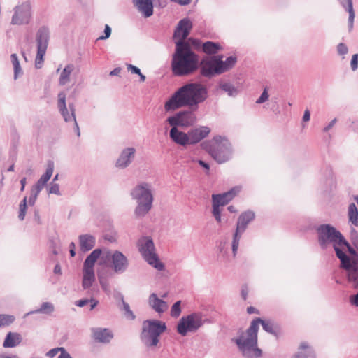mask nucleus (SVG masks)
Masks as SVG:
<instances>
[{
  "mask_svg": "<svg viewBox=\"0 0 358 358\" xmlns=\"http://www.w3.org/2000/svg\"><path fill=\"white\" fill-rule=\"evenodd\" d=\"M202 51L210 57H204L200 62V74L203 77L212 78L231 69L237 62L235 56H229L223 60L222 55H217L222 50V45L217 42L206 41L201 45Z\"/></svg>",
  "mask_w": 358,
  "mask_h": 358,
  "instance_id": "1",
  "label": "nucleus"
},
{
  "mask_svg": "<svg viewBox=\"0 0 358 358\" xmlns=\"http://www.w3.org/2000/svg\"><path fill=\"white\" fill-rule=\"evenodd\" d=\"M259 324H262L265 331L271 334L277 336L279 331L278 326L272 321L264 320L260 317L254 319L247 330L234 339L245 358H259L262 356V350L257 347Z\"/></svg>",
  "mask_w": 358,
  "mask_h": 358,
  "instance_id": "2",
  "label": "nucleus"
},
{
  "mask_svg": "<svg viewBox=\"0 0 358 358\" xmlns=\"http://www.w3.org/2000/svg\"><path fill=\"white\" fill-rule=\"evenodd\" d=\"M208 96L207 87L199 82H190L179 87L164 105L166 111L182 107H197Z\"/></svg>",
  "mask_w": 358,
  "mask_h": 358,
  "instance_id": "3",
  "label": "nucleus"
},
{
  "mask_svg": "<svg viewBox=\"0 0 358 358\" xmlns=\"http://www.w3.org/2000/svg\"><path fill=\"white\" fill-rule=\"evenodd\" d=\"M199 66V57L192 50L189 43L182 40L176 41L171 60L173 75L180 77L189 76L197 71Z\"/></svg>",
  "mask_w": 358,
  "mask_h": 358,
  "instance_id": "4",
  "label": "nucleus"
},
{
  "mask_svg": "<svg viewBox=\"0 0 358 358\" xmlns=\"http://www.w3.org/2000/svg\"><path fill=\"white\" fill-rule=\"evenodd\" d=\"M316 231L320 246L323 250H325L329 246L332 245L336 252V257L341 261V267L348 268L349 266L350 257L339 248L341 242L344 238L343 234L329 224L319 225Z\"/></svg>",
  "mask_w": 358,
  "mask_h": 358,
  "instance_id": "5",
  "label": "nucleus"
},
{
  "mask_svg": "<svg viewBox=\"0 0 358 358\" xmlns=\"http://www.w3.org/2000/svg\"><path fill=\"white\" fill-rule=\"evenodd\" d=\"M131 196L137 203L136 216L144 217L152 208L154 200L151 185L145 182L138 183L132 189Z\"/></svg>",
  "mask_w": 358,
  "mask_h": 358,
  "instance_id": "6",
  "label": "nucleus"
},
{
  "mask_svg": "<svg viewBox=\"0 0 358 358\" xmlns=\"http://www.w3.org/2000/svg\"><path fill=\"white\" fill-rule=\"evenodd\" d=\"M201 146L219 164L231 157V145L225 137L216 136L211 141L203 142Z\"/></svg>",
  "mask_w": 358,
  "mask_h": 358,
  "instance_id": "7",
  "label": "nucleus"
},
{
  "mask_svg": "<svg viewBox=\"0 0 358 358\" xmlns=\"http://www.w3.org/2000/svg\"><path fill=\"white\" fill-rule=\"evenodd\" d=\"M138 250L148 262V264L153 266L158 271H163L164 265L162 263L155 252V248L152 239L148 236H142L137 242Z\"/></svg>",
  "mask_w": 358,
  "mask_h": 358,
  "instance_id": "8",
  "label": "nucleus"
},
{
  "mask_svg": "<svg viewBox=\"0 0 358 358\" xmlns=\"http://www.w3.org/2000/svg\"><path fill=\"white\" fill-rule=\"evenodd\" d=\"M203 319V313L196 312L182 317L178 324L177 331L182 336H186L189 332H196L205 323Z\"/></svg>",
  "mask_w": 358,
  "mask_h": 358,
  "instance_id": "9",
  "label": "nucleus"
},
{
  "mask_svg": "<svg viewBox=\"0 0 358 358\" xmlns=\"http://www.w3.org/2000/svg\"><path fill=\"white\" fill-rule=\"evenodd\" d=\"M342 246L347 248L348 251L352 256V258L350 257L349 266L348 268H341L348 271V278L349 282L352 285L353 288L358 289V250L356 251V250L350 245L345 238H343L341 242L339 248H341Z\"/></svg>",
  "mask_w": 358,
  "mask_h": 358,
  "instance_id": "10",
  "label": "nucleus"
},
{
  "mask_svg": "<svg viewBox=\"0 0 358 358\" xmlns=\"http://www.w3.org/2000/svg\"><path fill=\"white\" fill-rule=\"evenodd\" d=\"M50 40V30L48 27H41L36 34L37 53L35 59V67L41 69L43 64V57L47 51Z\"/></svg>",
  "mask_w": 358,
  "mask_h": 358,
  "instance_id": "11",
  "label": "nucleus"
},
{
  "mask_svg": "<svg viewBox=\"0 0 358 358\" xmlns=\"http://www.w3.org/2000/svg\"><path fill=\"white\" fill-rule=\"evenodd\" d=\"M255 218V214L252 210H247L243 212L238 217L236 231L233 236L232 241V252L234 256H236V252L239 245V241L241 234L245 231L248 225L250 222L254 220Z\"/></svg>",
  "mask_w": 358,
  "mask_h": 358,
  "instance_id": "12",
  "label": "nucleus"
},
{
  "mask_svg": "<svg viewBox=\"0 0 358 358\" xmlns=\"http://www.w3.org/2000/svg\"><path fill=\"white\" fill-rule=\"evenodd\" d=\"M196 120L195 114L190 110H182L169 117L166 122L171 127L185 129L192 126Z\"/></svg>",
  "mask_w": 358,
  "mask_h": 358,
  "instance_id": "13",
  "label": "nucleus"
},
{
  "mask_svg": "<svg viewBox=\"0 0 358 358\" xmlns=\"http://www.w3.org/2000/svg\"><path fill=\"white\" fill-rule=\"evenodd\" d=\"M31 4L28 1H25L21 5L15 6L11 23L17 25L28 24L31 16Z\"/></svg>",
  "mask_w": 358,
  "mask_h": 358,
  "instance_id": "14",
  "label": "nucleus"
},
{
  "mask_svg": "<svg viewBox=\"0 0 358 358\" xmlns=\"http://www.w3.org/2000/svg\"><path fill=\"white\" fill-rule=\"evenodd\" d=\"M57 107L60 114L66 122H69L76 120L75 106L73 103H69V108L70 112H69L66 103V94L64 92H61L58 94Z\"/></svg>",
  "mask_w": 358,
  "mask_h": 358,
  "instance_id": "15",
  "label": "nucleus"
},
{
  "mask_svg": "<svg viewBox=\"0 0 358 358\" xmlns=\"http://www.w3.org/2000/svg\"><path fill=\"white\" fill-rule=\"evenodd\" d=\"M112 268L116 273H124L129 267L127 257L120 251L115 250L110 255Z\"/></svg>",
  "mask_w": 358,
  "mask_h": 358,
  "instance_id": "16",
  "label": "nucleus"
},
{
  "mask_svg": "<svg viewBox=\"0 0 358 358\" xmlns=\"http://www.w3.org/2000/svg\"><path fill=\"white\" fill-rule=\"evenodd\" d=\"M136 152V150L134 147L124 148L115 162V166L119 169L128 167L135 159Z\"/></svg>",
  "mask_w": 358,
  "mask_h": 358,
  "instance_id": "17",
  "label": "nucleus"
},
{
  "mask_svg": "<svg viewBox=\"0 0 358 358\" xmlns=\"http://www.w3.org/2000/svg\"><path fill=\"white\" fill-rule=\"evenodd\" d=\"M142 330L154 334V340L166 330V323L157 320H147L143 322Z\"/></svg>",
  "mask_w": 358,
  "mask_h": 358,
  "instance_id": "18",
  "label": "nucleus"
},
{
  "mask_svg": "<svg viewBox=\"0 0 358 358\" xmlns=\"http://www.w3.org/2000/svg\"><path fill=\"white\" fill-rule=\"evenodd\" d=\"M192 28V22L188 18H183L179 21L176 29L174 31L173 37L180 38V40L185 41L189 34Z\"/></svg>",
  "mask_w": 358,
  "mask_h": 358,
  "instance_id": "19",
  "label": "nucleus"
},
{
  "mask_svg": "<svg viewBox=\"0 0 358 358\" xmlns=\"http://www.w3.org/2000/svg\"><path fill=\"white\" fill-rule=\"evenodd\" d=\"M210 132V129L206 126H201L198 128L190 129L188 131L189 144L194 145L206 138Z\"/></svg>",
  "mask_w": 358,
  "mask_h": 358,
  "instance_id": "20",
  "label": "nucleus"
},
{
  "mask_svg": "<svg viewBox=\"0 0 358 358\" xmlns=\"http://www.w3.org/2000/svg\"><path fill=\"white\" fill-rule=\"evenodd\" d=\"M170 138L176 144L186 146L189 144L188 133L181 131L176 127H171L169 131Z\"/></svg>",
  "mask_w": 358,
  "mask_h": 358,
  "instance_id": "21",
  "label": "nucleus"
},
{
  "mask_svg": "<svg viewBox=\"0 0 358 358\" xmlns=\"http://www.w3.org/2000/svg\"><path fill=\"white\" fill-rule=\"evenodd\" d=\"M238 192L239 189L238 187H234L223 194H213L212 201H215L220 206H224L231 201Z\"/></svg>",
  "mask_w": 358,
  "mask_h": 358,
  "instance_id": "22",
  "label": "nucleus"
},
{
  "mask_svg": "<svg viewBox=\"0 0 358 358\" xmlns=\"http://www.w3.org/2000/svg\"><path fill=\"white\" fill-rule=\"evenodd\" d=\"M134 6L145 17H149L153 14V3L152 0H133Z\"/></svg>",
  "mask_w": 358,
  "mask_h": 358,
  "instance_id": "23",
  "label": "nucleus"
},
{
  "mask_svg": "<svg viewBox=\"0 0 358 358\" xmlns=\"http://www.w3.org/2000/svg\"><path fill=\"white\" fill-rule=\"evenodd\" d=\"M54 171V162L52 161H48L45 173L43 174L37 182L33 185L32 187L41 191L47 182L50 179Z\"/></svg>",
  "mask_w": 358,
  "mask_h": 358,
  "instance_id": "24",
  "label": "nucleus"
},
{
  "mask_svg": "<svg viewBox=\"0 0 358 358\" xmlns=\"http://www.w3.org/2000/svg\"><path fill=\"white\" fill-rule=\"evenodd\" d=\"M92 331L94 340L101 343H109L113 337L111 331L106 328H93Z\"/></svg>",
  "mask_w": 358,
  "mask_h": 358,
  "instance_id": "25",
  "label": "nucleus"
},
{
  "mask_svg": "<svg viewBox=\"0 0 358 358\" xmlns=\"http://www.w3.org/2000/svg\"><path fill=\"white\" fill-rule=\"evenodd\" d=\"M150 306L157 313H162L168 308L167 303L157 297V294L152 293L148 299Z\"/></svg>",
  "mask_w": 358,
  "mask_h": 358,
  "instance_id": "26",
  "label": "nucleus"
},
{
  "mask_svg": "<svg viewBox=\"0 0 358 358\" xmlns=\"http://www.w3.org/2000/svg\"><path fill=\"white\" fill-rule=\"evenodd\" d=\"M79 243L80 250L87 252L92 250L96 243V238L90 234H83L79 236Z\"/></svg>",
  "mask_w": 358,
  "mask_h": 358,
  "instance_id": "27",
  "label": "nucleus"
},
{
  "mask_svg": "<svg viewBox=\"0 0 358 358\" xmlns=\"http://www.w3.org/2000/svg\"><path fill=\"white\" fill-rule=\"evenodd\" d=\"M341 6L348 12V27L349 31L353 28V22L355 19V11L353 9L352 0H338Z\"/></svg>",
  "mask_w": 358,
  "mask_h": 358,
  "instance_id": "28",
  "label": "nucleus"
},
{
  "mask_svg": "<svg viewBox=\"0 0 358 358\" xmlns=\"http://www.w3.org/2000/svg\"><path fill=\"white\" fill-rule=\"evenodd\" d=\"M22 341V336L18 333L9 332L6 336L3 343L4 348H15Z\"/></svg>",
  "mask_w": 358,
  "mask_h": 358,
  "instance_id": "29",
  "label": "nucleus"
},
{
  "mask_svg": "<svg viewBox=\"0 0 358 358\" xmlns=\"http://www.w3.org/2000/svg\"><path fill=\"white\" fill-rule=\"evenodd\" d=\"M83 276L82 281V287L84 289H89L95 280V275L94 269L84 268L83 269Z\"/></svg>",
  "mask_w": 358,
  "mask_h": 358,
  "instance_id": "30",
  "label": "nucleus"
},
{
  "mask_svg": "<svg viewBox=\"0 0 358 358\" xmlns=\"http://www.w3.org/2000/svg\"><path fill=\"white\" fill-rule=\"evenodd\" d=\"M154 334L145 332L142 330L141 334V340L142 343L148 348H154L157 345L159 342V336H156V340H154Z\"/></svg>",
  "mask_w": 358,
  "mask_h": 358,
  "instance_id": "31",
  "label": "nucleus"
},
{
  "mask_svg": "<svg viewBox=\"0 0 358 358\" xmlns=\"http://www.w3.org/2000/svg\"><path fill=\"white\" fill-rule=\"evenodd\" d=\"M315 357L313 350L306 342L301 343L299 348V352L296 353L292 358H308Z\"/></svg>",
  "mask_w": 358,
  "mask_h": 358,
  "instance_id": "32",
  "label": "nucleus"
},
{
  "mask_svg": "<svg viewBox=\"0 0 358 358\" xmlns=\"http://www.w3.org/2000/svg\"><path fill=\"white\" fill-rule=\"evenodd\" d=\"M102 251L101 249L97 248L94 250L90 255L87 257L85 259L84 263H83V267L90 269H94V264L97 259L99 258L100 255H101Z\"/></svg>",
  "mask_w": 358,
  "mask_h": 358,
  "instance_id": "33",
  "label": "nucleus"
},
{
  "mask_svg": "<svg viewBox=\"0 0 358 358\" xmlns=\"http://www.w3.org/2000/svg\"><path fill=\"white\" fill-rule=\"evenodd\" d=\"M219 87L223 92H226L229 96H236L239 92V90L233 84L228 82H220L219 83Z\"/></svg>",
  "mask_w": 358,
  "mask_h": 358,
  "instance_id": "34",
  "label": "nucleus"
},
{
  "mask_svg": "<svg viewBox=\"0 0 358 358\" xmlns=\"http://www.w3.org/2000/svg\"><path fill=\"white\" fill-rule=\"evenodd\" d=\"M74 69V66L71 64L66 65L61 72L59 83L60 85H64L70 80V76Z\"/></svg>",
  "mask_w": 358,
  "mask_h": 358,
  "instance_id": "35",
  "label": "nucleus"
},
{
  "mask_svg": "<svg viewBox=\"0 0 358 358\" xmlns=\"http://www.w3.org/2000/svg\"><path fill=\"white\" fill-rule=\"evenodd\" d=\"M55 310L54 306L50 302H43L38 309L28 313L27 315L35 313L50 314Z\"/></svg>",
  "mask_w": 358,
  "mask_h": 358,
  "instance_id": "36",
  "label": "nucleus"
},
{
  "mask_svg": "<svg viewBox=\"0 0 358 358\" xmlns=\"http://www.w3.org/2000/svg\"><path fill=\"white\" fill-rule=\"evenodd\" d=\"M348 217L349 221L351 222L352 224L356 227L358 226V210L354 203H350L348 206Z\"/></svg>",
  "mask_w": 358,
  "mask_h": 358,
  "instance_id": "37",
  "label": "nucleus"
},
{
  "mask_svg": "<svg viewBox=\"0 0 358 358\" xmlns=\"http://www.w3.org/2000/svg\"><path fill=\"white\" fill-rule=\"evenodd\" d=\"M10 59L14 69V79L16 80L19 76L22 74V70L17 55L15 53L10 55Z\"/></svg>",
  "mask_w": 358,
  "mask_h": 358,
  "instance_id": "38",
  "label": "nucleus"
},
{
  "mask_svg": "<svg viewBox=\"0 0 358 358\" xmlns=\"http://www.w3.org/2000/svg\"><path fill=\"white\" fill-rule=\"evenodd\" d=\"M118 296L121 299V302L122 303V310L124 311L125 317L127 319H129L131 320H134L136 318V316L134 314V313L131 310L129 305L127 302L124 301V296L121 293H119Z\"/></svg>",
  "mask_w": 358,
  "mask_h": 358,
  "instance_id": "39",
  "label": "nucleus"
},
{
  "mask_svg": "<svg viewBox=\"0 0 358 358\" xmlns=\"http://www.w3.org/2000/svg\"><path fill=\"white\" fill-rule=\"evenodd\" d=\"M15 321V317L9 315L0 314V327L8 326Z\"/></svg>",
  "mask_w": 358,
  "mask_h": 358,
  "instance_id": "40",
  "label": "nucleus"
},
{
  "mask_svg": "<svg viewBox=\"0 0 358 358\" xmlns=\"http://www.w3.org/2000/svg\"><path fill=\"white\" fill-rule=\"evenodd\" d=\"M99 281L102 289L106 293H110V287L108 280L104 278L101 274L98 275Z\"/></svg>",
  "mask_w": 358,
  "mask_h": 358,
  "instance_id": "41",
  "label": "nucleus"
},
{
  "mask_svg": "<svg viewBox=\"0 0 358 358\" xmlns=\"http://www.w3.org/2000/svg\"><path fill=\"white\" fill-rule=\"evenodd\" d=\"M180 304H181L180 301H178L173 303V305L171 307V315L172 317H178L180 315V313H181Z\"/></svg>",
  "mask_w": 358,
  "mask_h": 358,
  "instance_id": "42",
  "label": "nucleus"
},
{
  "mask_svg": "<svg viewBox=\"0 0 358 358\" xmlns=\"http://www.w3.org/2000/svg\"><path fill=\"white\" fill-rule=\"evenodd\" d=\"M41 192L38 191V189L34 188V187H31V194H30V196H29V204L30 206H34L36 201V199H37V196Z\"/></svg>",
  "mask_w": 358,
  "mask_h": 358,
  "instance_id": "43",
  "label": "nucleus"
},
{
  "mask_svg": "<svg viewBox=\"0 0 358 358\" xmlns=\"http://www.w3.org/2000/svg\"><path fill=\"white\" fill-rule=\"evenodd\" d=\"M350 241L353 246L358 250V232L355 229L351 230Z\"/></svg>",
  "mask_w": 358,
  "mask_h": 358,
  "instance_id": "44",
  "label": "nucleus"
},
{
  "mask_svg": "<svg viewBox=\"0 0 358 358\" xmlns=\"http://www.w3.org/2000/svg\"><path fill=\"white\" fill-rule=\"evenodd\" d=\"M269 95L267 87H265L261 94V96L256 101V103L261 104L266 102L268 99Z\"/></svg>",
  "mask_w": 358,
  "mask_h": 358,
  "instance_id": "45",
  "label": "nucleus"
},
{
  "mask_svg": "<svg viewBox=\"0 0 358 358\" xmlns=\"http://www.w3.org/2000/svg\"><path fill=\"white\" fill-rule=\"evenodd\" d=\"M336 50H337L338 54L340 55H345L348 52V48L343 43H338L337 45Z\"/></svg>",
  "mask_w": 358,
  "mask_h": 358,
  "instance_id": "46",
  "label": "nucleus"
},
{
  "mask_svg": "<svg viewBox=\"0 0 358 358\" xmlns=\"http://www.w3.org/2000/svg\"><path fill=\"white\" fill-rule=\"evenodd\" d=\"M48 193L49 194H57V195H60V192H59V186L58 184L57 183H55V182H51L50 184V186L49 187V189H48Z\"/></svg>",
  "mask_w": 358,
  "mask_h": 358,
  "instance_id": "47",
  "label": "nucleus"
},
{
  "mask_svg": "<svg viewBox=\"0 0 358 358\" xmlns=\"http://www.w3.org/2000/svg\"><path fill=\"white\" fill-rule=\"evenodd\" d=\"M110 34L111 28L108 24H106L104 28V35L99 36L97 40H106L110 37Z\"/></svg>",
  "mask_w": 358,
  "mask_h": 358,
  "instance_id": "48",
  "label": "nucleus"
},
{
  "mask_svg": "<svg viewBox=\"0 0 358 358\" xmlns=\"http://www.w3.org/2000/svg\"><path fill=\"white\" fill-rule=\"evenodd\" d=\"M351 69L353 71H356L358 68V54L352 55L350 62Z\"/></svg>",
  "mask_w": 358,
  "mask_h": 358,
  "instance_id": "49",
  "label": "nucleus"
},
{
  "mask_svg": "<svg viewBox=\"0 0 358 358\" xmlns=\"http://www.w3.org/2000/svg\"><path fill=\"white\" fill-rule=\"evenodd\" d=\"M60 347L55 348L51 350H50L45 355L48 357L49 358H53L55 357L58 352H59Z\"/></svg>",
  "mask_w": 358,
  "mask_h": 358,
  "instance_id": "50",
  "label": "nucleus"
},
{
  "mask_svg": "<svg viewBox=\"0 0 358 358\" xmlns=\"http://www.w3.org/2000/svg\"><path fill=\"white\" fill-rule=\"evenodd\" d=\"M349 301L352 306L358 307V292L350 296Z\"/></svg>",
  "mask_w": 358,
  "mask_h": 358,
  "instance_id": "51",
  "label": "nucleus"
},
{
  "mask_svg": "<svg viewBox=\"0 0 358 358\" xmlns=\"http://www.w3.org/2000/svg\"><path fill=\"white\" fill-rule=\"evenodd\" d=\"M59 352L60 355H59L58 358H72L71 355L63 347H60Z\"/></svg>",
  "mask_w": 358,
  "mask_h": 358,
  "instance_id": "52",
  "label": "nucleus"
},
{
  "mask_svg": "<svg viewBox=\"0 0 358 358\" xmlns=\"http://www.w3.org/2000/svg\"><path fill=\"white\" fill-rule=\"evenodd\" d=\"M127 70L131 71L132 73L137 74V75L140 74L141 69L138 67L134 66L132 64H127Z\"/></svg>",
  "mask_w": 358,
  "mask_h": 358,
  "instance_id": "53",
  "label": "nucleus"
},
{
  "mask_svg": "<svg viewBox=\"0 0 358 358\" xmlns=\"http://www.w3.org/2000/svg\"><path fill=\"white\" fill-rule=\"evenodd\" d=\"M187 42H191L192 45L196 48H201V45L203 43L200 40L193 38H189Z\"/></svg>",
  "mask_w": 358,
  "mask_h": 358,
  "instance_id": "54",
  "label": "nucleus"
},
{
  "mask_svg": "<svg viewBox=\"0 0 358 358\" xmlns=\"http://www.w3.org/2000/svg\"><path fill=\"white\" fill-rule=\"evenodd\" d=\"M248 288L247 287V285H243L242 287H241V297L242 299L245 301L248 298Z\"/></svg>",
  "mask_w": 358,
  "mask_h": 358,
  "instance_id": "55",
  "label": "nucleus"
},
{
  "mask_svg": "<svg viewBox=\"0 0 358 358\" xmlns=\"http://www.w3.org/2000/svg\"><path fill=\"white\" fill-rule=\"evenodd\" d=\"M212 202H213V210H212L213 215L218 214V213H221V210L220 208V207L221 206H220L218 203H217L215 201H212Z\"/></svg>",
  "mask_w": 358,
  "mask_h": 358,
  "instance_id": "56",
  "label": "nucleus"
},
{
  "mask_svg": "<svg viewBox=\"0 0 358 358\" xmlns=\"http://www.w3.org/2000/svg\"><path fill=\"white\" fill-rule=\"evenodd\" d=\"M337 122V119L336 118H334L333 119L329 124L328 125H327L324 129H323V131L324 132H327L328 131H329L334 126V124L336 123Z\"/></svg>",
  "mask_w": 358,
  "mask_h": 358,
  "instance_id": "57",
  "label": "nucleus"
},
{
  "mask_svg": "<svg viewBox=\"0 0 358 358\" xmlns=\"http://www.w3.org/2000/svg\"><path fill=\"white\" fill-rule=\"evenodd\" d=\"M89 302H90V299H84L77 301L76 302V305L78 307H83L85 305H87V303H89Z\"/></svg>",
  "mask_w": 358,
  "mask_h": 358,
  "instance_id": "58",
  "label": "nucleus"
},
{
  "mask_svg": "<svg viewBox=\"0 0 358 358\" xmlns=\"http://www.w3.org/2000/svg\"><path fill=\"white\" fill-rule=\"evenodd\" d=\"M89 303H90V310H92L98 305L99 301L94 298H91Z\"/></svg>",
  "mask_w": 358,
  "mask_h": 358,
  "instance_id": "59",
  "label": "nucleus"
},
{
  "mask_svg": "<svg viewBox=\"0 0 358 358\" xmlns=\"http://www.w3.org/2000/svg\"><path fill=\"white\" fill-rule=\"evenodd\" d=\"M69 247H70V250H69L70 255H71V257H73L76 255V251H75L76 245H75V243L73 242H71L70 243Z\"/></svg>",
  "mask_w": 358,
  "mask_h": 358,
  "instance_id": "60",
  "label": "nucleus"
},
{
  "mask_svg": "<svg viewBox=\"0 0 358 358\" xmlns=\"http://www.w3.org/2000/svg\"><path fill=\"white\" fill-rule=\"evenodd\" d=\"M247 313L248 314H253V313L259 314V310L257 308H255V307H253V306L248 307L247 308Z\"/></svg>",
  "mask_w": 358,
  "mask_h": 358,
  "instance_id": "61",
  "label": "nucleus"
},
{
  "mask_svg": "<svg viewBox=\"0 0 358 358\" xmlns=\"http://www.w3.org/2000/svg\"><path fill=\"white\" fill-rule=\"evenodd\" d=\"M310 118V113L308 110H306L303 116V121L308 122Z\"/></svg>",
  "mask_w": 358,
  "mask_h": 358,
  "instance_id": "62",
  "label": "nucleus"
},
{
  "mask_svg": "<svg viewBox=\"0 0 358 358\" xmlns=\"http://www.w3.org/2000/svg\"><path fill=\"white\" fill-rule=\"evenodd\" d=\"M198 163L199 164L202 166L203 168H204L205 169H206L207 171L209 170L210 169V166L208 163H206V162L203 161V160H198Z\"/></svg>",
  "mask_w": 358,
  "mask_h": 358,
  "instance_id": "63",
  "label": "nucleus"
},
{
  "mask_svg": "<svg viewBox=\"0 0 358 358\" xmlns=\"http://www.w3.org/2000/svg\"><path fill=\"white\" fill-rule=\"evenodd\" d=\"M352 124L353 126V131L358 133V120L353 121Z\"/></svg>",
  "mask_w": 358,
  "mask_h": 358,
  "instance_id": "64",
  "label": "nucleus"
}]
</instances>
